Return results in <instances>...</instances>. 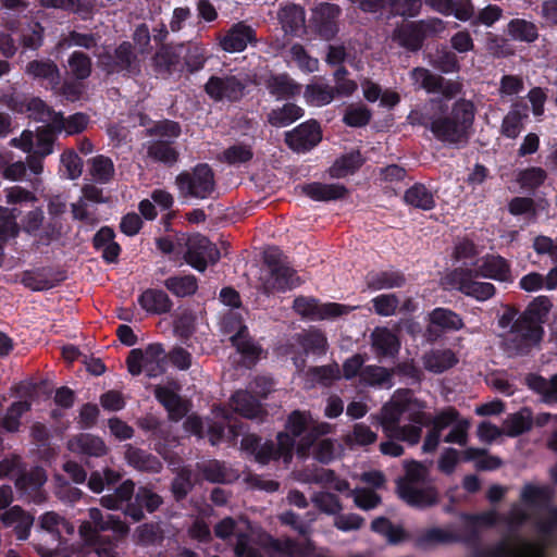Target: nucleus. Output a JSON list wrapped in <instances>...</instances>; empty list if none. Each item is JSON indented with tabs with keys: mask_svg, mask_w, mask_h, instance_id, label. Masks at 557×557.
<instances>
[{
	"mask_svg": "<svg viewBox=\"0 0 557 557\" xmlns=\"http://www.w3.org/2000/svg\"><path fill=\"white\" fill-rule=\"evenodd\" d=\"M322 140V129L318 121L308 120L285 133V144L297 153H306Z\"/></svg>",
	"mask_w": 557,
	"mask_h": 557,
	"instance_id": "9b49d317",
	"label": "nucleus"
},
{
	"mask_svg": "<svg viewBox=\"0 0 557 557\" xmlns=\"http://www.w3.org/2000/svg\"><path fill=\"white\" fill-rule=\"evenodd\" d=\"M146 372L149 377L157 376L164 370L161 362L164 360L165 351L161 344H149L145 350Z\"/></svg>",
	"mask_w": 557,
	"mask_h": 557,
	"instance_id": "13d9d810",
	"label": "nucleus"
},
{
	"mask_svg": "<svg viewBox=\"0 0 557 557\" xmlns=\"http://www.w3.org/2000/svg\"><path fill=\"white\" fill-rule=\"evenodd\" d=\"M47 271L50 272L51 270L47 268L38 269L36 272L25 270L22 273L21 283L33 292H42L58 286L66 278L64 271H57L51 278L42 277V274Z\"/></svg>",
	"mask_w": 557,
	"mask_h": 557,
	"instance_id": "393cba45",
	"label": "nucleus"
},
{
	"mask_svg": "<svg viewBox=\"0 0 557 557\" xmlns=\"http://www.w3.org/2000/svg\"><path fill=\"white\" fill-rule=\"evenodd\" d=\"M57 134L60 133L54 129L52 123L38 127L36 131V140L34 143V146L36 147L35 153L41 158L52 153Z\"/></svg>",
	"mask_w": 557,
	"mask_h": 557,
	"instance_id": "4d7b16f0",
	"label": "nucleus"
},
{
	"mask_svg": "<svg viewBox=\"0 0 557 557\" xmlns=\"http://www.w3.org/2000/svg\"><path fill=\"white\" fill-rule=\"evenodd\" d=\"M478 276L473 269L455 268L446 276L445 281L454 289L474 298L478 301H486L495 296L496 287L488 282L475 281Z\"/></svg>",
	"mask_w": 557,
	"mask_h": 557,
	"instance_id": "39448f33",
	"label": "nucleus"
},
{
	"mask_svg": "<svg viewBox=\"0 0 557 557\" xmlns=\"http://www.w3.org/2000/svg\"><path fill=\"white\" fill-rule=\"evenodd\" d=\"M164 287L175 297L185 298L198 290V278L194 274L173 275L163 282Z\"/></svg>",
	"mask_w": 557,
	"mask_h": 557,
	"instance_id": "37998d69",
	"label": "nucleus"
},
{
	"mask_svg": "<svg viewBox=\"0 0 557 557\" xmlns=\"http://www.w3.org/2000/svg\"><path fill=\"white\" fill-rule=\"evenodd\" d=\"M20 211L16 208L10 209L0 206V240L8 242L20 233V226L16 219Z\"/></svg>",
	"mask_w": 557,
	"mask_h": 557,
	"instance_id": "5fc2aeb1",
	"label": "nucleus"
},
{
	"mask_svg": "<svg viewBox=\"0 0 557 557\" xmlns=\"http://www.w3.org/2000/svg\"><path fill=\"white\" fill-rule=\"evenodd\" d=\"M372 345L376 354L382 357H394L400 348L397 336L387 329L379 330L372 334Z\"/></svg>",
	"mask_w": 557,
	"mask_h": 557,
	"instance_id": "49530a36",
	"label": "nucleus"
},
{
	"mask_svg": "<svg viewBox=\"0 0 557 557\" xmlns=\"http://www.w3.org/2000/svg\"><path fill=\"white\" fill-rule=\"evenodd\" d=\"M480 541V532L471 528L465 535L444 530L442 528H430L420 533L414 540V547L419 549H429L437 545L453 543H463L467 545H476Z\"/></svg>",
	"mask_w": 557,
	"mask_h": 557,
	"instance_id": "1a4fd4ad",
	"label": "nucleus"
},
{
	"mask_svg": "<svg viewBox=\"0 0 557 557\" xmlns=\"http://www.w3.org/2000/svg\"><path fill=\"white\" fill-rule=\"evenodd\" d=\"M256 41V30L245 22H238L227 30L221 40V47L227 52H242L248 44Z\"/></svg>",
	"mask_w": 557,
	"mask_h": 557,
	"instance_id": "a211bd4d",
	"label": "nucleus"
},
{
	"mask_svg": "<svg viewBox=\"0 0 557 557\" xmlns=\"http://www.w3.org/2000/svg\"><path fill=\"white\" fill-rule=\"evenodd\" d=\"M71 73L77 81L87 79L92 70V62L88 54L82 51H74L69 57Z\"/></svg>",
	"mask_w": 557,
	"mask_h": 557,
	"instance_id": "052dcab7",
	"label": "nucleus"
},
{
	"mask_svg": "<svg viewBox=\"0 0 557 557\" xmlns=\"http://www.w3.org/2000/svg\"><path fill=\"white\" fill-rule=\"evenodd\" d=\"M9 107L17 113H28L32 120L44 123H52L54 114L58 113L39 97H11Z\"/></svg>",
	"mask_w": 557,
	"mask_h": 557,
	"instance_id": "4468645a",
	"label": "nucleus"
},
{
	"mask_svg": "<svg viewBox=\"0 0 557 557\" xmlns=\"http://www.w3.org/2000/svg\"><path fill=\"white\" fill-rule=\"evenodd\" d=\"M554 497V491L548 485L525 483L520 493L521 502L529 507H547Z\"/></svg>",
	"mask_w": 557,
	"mask_h": 557,
	"instance_id": "72a5a7b5",
	"label": "nucleus"
},
{
	"mask_svg": "<svg viewBox=\"0 0 557 557\" xmlns=\"http://www.w3.org/2000/svg\"><path fill=\"white\" fill-rule=\"evenodd\" d=\"M532 428V419L530 414H524L522 411L512 413L507 417L504 422V429L508 436L516 437Z\"/></svg>",
	"mask_w": 557,
	"mask_h": 557,
	"instance_id": "338daca9",
	"label": "nucleus"
},
{
	"mask_svg": "<svg viewBox=\"0 0 557 557\" xmlns=\"http://www.w3.org/2000/svg\"><path fill=\"white\" fill-rule=\"evenodd\" d=\"M0 520L7 528L14 527V533L18 541H26L29 537L34 517L21 506L15 505L7 509L0 516Z\"/></svg>",
	"mask_w": 557,
	"mask_h": 557,
	"instance_id": "6ab92c4d",
	"label": "nucleus"
},
{
	"mask_svg": "<svg viewBox=\"0 0 557 557\" xmlns=\"http://www.w3.org/2000/svg\"><path fill=\"white\" fill-rule=\"evenodd\" d=\"M302 193L314 201H332L344 198L348 189L342 184H325L312 182L305 184Z\"/></svg>",
	"mask_w": 557,
	"mask_h": 557,
	"instance_id": "a878e982",
	"label": "nucleus"
},
{
	"mask_svg": "<svg viewBox=\"0 0 557 557\" xmlns=\"http://www.w3.org/2000/svg\"><path fill=\"white\" fill-rule=\"evenodd\" d=\"M103 70L108 74L135 77L141 73V63L129 41H122L113 51L102 55Z\"/></svg>",
	"mask_w": 557,
	"mask_h": 557,
	"instance_id": "423d86ee",
	"label": "nucleus"
},
{
	"mask_svg": "<svg viewBox=\"0 0 557 557\" xmlns=\"http://www.w3.org/2000/svg\"><path fill=\"white\" fill-rule=\"evenodd\" d=\"M90 174L96 182L109 183L114 175V164L109 157L99 154L91 160Z\"/></svg>",
	"mask_w": 557,
	"mask_h": 557,
	"instance_id": "e2e57ef3",
	"label": "nucleus"
},
{
	"mask_svg": "<svg viewBox=\"0 0 557 557\" xmlns=\"http://www.w3.org/2000/svg\"><path fill=\"white\" fill-rule=\"evenodd\" d=\"M245 88L244 82L235 75H212L203 87L205 92L215 102H237L243 98Z\"/></svg>",
	"mask_w": 557,
	"mask_h": 557,
	"instance_id": "9d476101",
	"label": "nucleus"
},
{
	"mask_svg": "<svg viewBox=\"0 0 557 557\" xmlns=\"http://www.w3.org/2000/svg\"><path fill=\"white\" fill-rule=\"evenodd\" d=\"M432 65L444 74L457 73L460 71V62L456 53L446 49L437 51Z\"/></svg>",
	"mask_w": 557,
	"mask_h": 557,
	"instance_id": "774afa93",
	"label": "nucleus"
},
{
	"mask_svg": "<svg viewBox=\"0 0 557 557\" xmlns=\"http://www.w3.org/2000/svg\"><path fill=\"white\" fill-rule=\"evenodd\" d=\"M305 98L308 103L314 106H325L335 98V90L332 86L325 84H309L305 89Z\"/></svg>",
	"mask_w": 557,
	"mask_h": 557,
	"instance_id": "bf43d9fd",
	"label": "nucleus"
},
{
	"mask_svg": "<svg viewBox=\"0 0 557 557\" xmlns=\"http://www.w3.org/2000/svg\"><path fill=\"white\" fill-rule=\"evenodd\" d=\"M429 469L420 461L411 460L405 465V475L397 480V491L405 486L422 485L426 482Z\"/></svg>",
	"mask_w": 557,
	"mask_h": 557,
	"instance_id": "de8ad7c7",
	"label": "nucleus"
},
{
	"mask_svg": "<svg viewBox=\"0 0 557 557\" xmlns=\"http://www.w3.org/2000/svg\"><path fill=\"white\" fill-rule=\"evenodd\" d=\"M185 246L184 261L198 272H205L209 264H215L221 258L216 245L203 235L189 236Z\"/></svg>",
	"mask_w": 557,
	"mask_h": 557,
	"instance_id": "0eeeda50",
	"label": "nucleus"
},
{
	"mask_svg": "<svg viewBox=\"0 0 557 557\" xmlns=\"http://www.w3.org/2000/svg\"><path fill=\"white\" fill-rule=\"evenodd\" d=\"M393 40L408 51L416 52L423 46L424 38L417 22L407 23L393 33Z\"/></svg>",
	"mask_w": 557,
	"mask_h": 557,
	"instance_id": "2f4dec72",
	"label": "nucleus"
},
{
	"mask_svg": "<svg viewBox=\"0 0 557 557\" xmlns=\"http://www.w3.org/2000/svg\"><path fill=\"white\" fill-rule=\"evenodd\" d=\"M135 494V483L127 479L123 481L112 493H108L100 498V504L107 509L117 510L124 505L133 503L132 498Z\"/></svg>",
	"mask_w": 557,
	"mask_h": 557,
	"instance_id": "c9c22d12",
	"label": "nucleus"
},
{
	"mask_svg": "<svg viewBox=\"0 0 557 557\" xmlns=\"http://www.w3.org/2000/svg\"><path fill=\"white\" fill-rule=\"evenodd\" d=\"M476 276L491 278L502 283H512L510 262L500 255H486L481 263L473 269Z\"/></svg>",
	"mask_w": 557,
	"mask_h": 557,
	"instance_id": "2eb2a0df",
	"label": "nucleus"
},
{
	"mask_svg": "<svg viewBox=\"0 0 557 557\" xmlns=\"http://www.w3.org/2000/svg\"><path fill=\"white\" fill-rule=\"evenodd\" d=\"M25 73L33 79L55 88L60 84V71L50 59L33 60L27 63Z\"/></svg>",
	"mask_w": 557,
	"mask_h": 557,
	"instance_id": "5701e85b",
	"label": "nucleus"
},
{
	"mask_svg": "<svg viewBox=\"0 0 557 557\" xmlns=\"http://www.w3.org/2000/svg\"><path fill=\"white\" fill-rule=\"evenodd\" d=\"M366 283L371 290L391 289L403 287L406 283V277L398 270L372 271L367 274Z\"/></svg>",
	"mask_w": 557,
	"mask_h": 557,
	"instance_id": "c756f323",
	"label": "nucleus"
},
{
	"mask_svg": "<svg viewBox=\"0 0 557 557\" xmlns=\"http://www.w3.org/2000/svg\"><path fill=\"white\" fill-rule=\"evenodd\" d=\"M44 26L36 21L27 22L15 30L17 36L18 47L24 50H38L44 44Z\"/></svg>",
	"mask_w": 557,
	"mask_h": 557,
	"instance_id": "473e14b6",
	"label": "nucleus"
},
{
	"mask_svg": "<svg viewBox=\"0 0 557 557\" xmlns=\"http://www.w3.org/2000/svg\"><path fill=\"white\" fill-rule=\"evenodd\" d=\"M308 374L318 383L330 386L334 381L342 377L341 369L337 362L326 366H315L308 369Z\"/></svg>",
	"mask_w": 557,
	"mask_h": 557,
	"instance_id": "69168bd1",
	"label": "nucleus"
},
{
	"mask_svg": "<svg viewBox=\"0 0 557 557\" xmlns=\"http://www.w3.org/2000/svg\"><path fill=\"white\" fill-rule=\"evenodd\" d=\"M125 460L129 467L140 472L160 473L163 469L157 456L132 444L125 446Z\"/></svg>",
	"mask_w": 557,
	"mask_h": 557,
	"instance_id": "aec40b11",
	"label": "nucleus"
},
{
	"mask_svg": "<svg viewBox=\"0 0 557 557\" xmlns=\"http://www.w3.org/2000/svg\"><path fill=\"white\" fill-rule=\"evenodd\" d=\"M234 410L240 416L253 419L262 412L260 399L249 391H237L231 397Z\"/></svg>",
	"mask_w": 557,
	"mask_h": 557,
	"instance_id": "f704fd0d",
	"label": "nucleus"
},
{
	"mask_svg": "<svg viewBox=\"0 0 557 557\" xmlns=\"http://www.w3.org/2000/svg\"><path fill=\"white\" fill-rule=\"evenodd\" d=\"M79 534L84 541V549L87 555L92 557H117V541L98 533L90 523H82Z\"/></svg>",
	"mask_w": 557,
	"mask_h": 557,
	"instance_id": "f8f14e48",
	"label": "nucleus"
},
{
	"mask_svg": "<svg viewBox=\"0 0 557 557\" xmlns=\"http://www.w3.org/2000/svg\"><path fill=\"white\" fill-rule=\"evenodd\" d=\"M163 503L162 497L147 486H140L135 494L133 503H128L124 508L125 516L129 517L134 522L144 519V509L148 512H154Z\"/></svg>",
	"mask_w": 557,
	"mask_h": 557,
	"instance_id": "dca6fc26",
	"label": "nucleus"
},
{
	"mask_svg": "<svg viewBox=\"0 0 557 557\" xmlns=\"http://www.w3.org/2000/svg\"><path fill=\"white\" fill-rule=\"evenodd\" d=\"M305 110L294 102H286L281 107L273 108L267 114V122L276 128L286 127L301 119Z\"/></svg>",
	"mask_w": 557,
	"mask_h": 557,
	"instance_id": "7c9ffc66",
	"label": "nucleus"
},
{
	"mask_svg": "<svg viewBox=\"0 0 557 557\" xmlns=\"http://www.w3.org/2000/svg\"><path fill=\"white\" fill-rule=\"evenodd\" d=\"M88 122L89 116L83 112H76L69 117H65L62 112H58L52 119V126L59 133L76 135L86 129Z\"/></svg>",
	"mask_w": 557,
	"mask_h": 557,
	"instance_id": "79ce46f5",
	"label": "nucleus"
},
{
	"mask_svg": "<svg viewBox=\"0 0 557 557\" xmlns=\"http://www.w3.org/2000/svg\"><path fill=\"white\" fill-rule=\"evenodd\" d=\"M180 194L185 198L208 199L215 190V177L208 163H198L175 177Z\"/></svg>",
	"mask_w": 557,
	"mask_h": 557,
	"instance_id": "20e7f679",
	"label": "nucleus"
},
{
	"mask_svg": "<svg viewBox=\"0 0 557 557\" xmlns=\"http://www.w3.org/2000/svg\"><path fill=\"white\" fill-rule=\"evenodd\" d=\"M32 404L28 400H17L11 404L7 409L4 416L1 418L0 425L9 433H16L20 431L21 418L24 413L28 412Z\"/></svg>",
	"mask_w": 557,
	"mask_h": 557,
	"instance_id": "8fccbe9b",
	"label": "nucleus"
},
{
	"mask_svg": "<svg viewBox=\"0 0 557 557\" xmlns=\"http://www.w3.org/2000/svg\"><path fill=\"white\" fill-rule=\"evenodd\" d=\"M394 371L376 364L366 366L362 373L360 383L367 386H392V377Z\"/></svg>",
	"mask_w": 557,
	"mask_h": 557,
	"instance_id": "3c124183",
	"label": "nucleus"
},
{
	"mask_svg": "<svg viewBox=\"0 0 557 557\" xmlns=\"http://www.w3.org/2000/svg\"><path fill=\"white\" fill-rule=\"evenodd\" d=\"M46 481V471L41 467H35L29 471L21 472L15 480V486L21 494L33 498L35 502H39L41 487Z\"/></svg>",
	"mask_w": 557,
	"mask_h": 557,
	"instance_id": "412c9836",
	"label": "nucleus"
},
{
	"mask_svg": "<svg viewBox=\"0 0 557 557\" xmlns=\"http://www.w3.org/2000/svg\"><path fill=\"white\" fill-rule=\"evenodd\" d=\"M424 367L433 373H443L458 363V357L451 349H434L423 358Z\"/></svg>",
	"mask_w": 557,
	"mask_h": 557,
	"instance_id": "58836bf2",
	"label": "nucleus"
},
{
	"mask_svg": "<svg viewBox=\"0 0 557 557\" xmlns=\"http://www.w3.org/2000/svg\"><path fill=\"white\" fill-rule=\"evenodd\" d=\"M278 18L285 34L300 36L304 33L306 12L302 7L294 3L288 4L280 11Z\"/></svg>",
	"mask_w": 557,
	"mask_h": 557,
	"instance_id": "cd10ccee",
	"label": "nucleus"
},
{
	"mask_svg": "<svg viewBox=\"0 0 557 557\" xmlns=\"http://www.w3.org/2000/svg\"><path fill=\"white\" fill-rule=\"evenodd\" d=\"M428 104L441 113L430 123L433 136L438 141L457 148L467 145L475 117L474 103L460 98L453 103L448 113V107L441 98H432Z\"/></svg>",
	"mask_w": 557,
	"mask_h": 557,
	"instance_id": "f03ea898",
	"label": "nucleus"
},
{
	"mask_svg": "<svg viewBox=\"0 0 557 557\" xmlns=\"http://www.w3.org/2000/svg\"><path fill=\"white\" fill-rule=\"evenodd\" d=\"M299 345L306 354L324 355L327 347L325 335L320 331H311L299 336Z\"/></svg>",
	"mask_w": 557,
	"mask_h": 557,
	"instance_id": "0e129e2a",
	"label": "nucleus"
},
{
	"mask_svg": "<svg viewBox=\"0 0 557 557\" xmlns=\"http://www.w3.org/2000/svg\"><path fill=\"white\" fill-rule=\"evenodd\" d=\"M263 261L270 269L269 275L262 283L265 295H271L275 292L285 293L300 285L299 276L283 259V253L278 248L271 247L265 250Z\"/></svg>",
	"mask_w": 557,
	"mask_h": 557,
	"instance_id": "7ed1b4c3",
	"label": "nucleus"
},
{
	"mask_svg": "<svg viewBox=\"0 0 557 557\" xmlns=\"http://www.w3.org/2000/svg\"><path fill=\"white\" fill-rule=\"evenodd\" d=\"M231 345L248 361L256 363L262 352V347L253 341L249 331L243 335L233 334L230 337Z\"/></svg>",
	"mask_w": 557,
	"mask_h": 557,
	"instance_id": "09e8293b",
	"label": "nucleus"
},
{
	"mask_svg": "<svg viewBox=\"0 0 557 557\" xmlns=\"http://www.w3.org/2000/svg\"><path fill=\"white\" fill-rule=\"evenodd\" d=\"M404 202L423 211H430L436 207L433 193L422 183H414L405 191Z\"/></svg>",
	"mask_w": 557,
	"mask_h": 557,
	"instance_id": "e433bc0d",
	"label": "nucleus"
},
{
	"mask_svg": "<svg viewBox=\"0 0 557 557\" xmlns=\"http://www.w3.org/2000/svg\"><path fill=\"white\" fill-rule=\"evenodd\" d=\"M67 448L73 453L97 458L108 453L104 441L90 433L75 435L69 441Z\"/></svg>",
	"mask_w": 557,
	"mask_h": 557,
	"instance_id": "4be33fe9",
	"label": "nucleus"
},
{
	"mask_svg": "<svg viewBox=\"0 0 557 557\" xmlns=\"http://www.w3.org/2000/svg\"><path fill=\"white\" fill-rule=\"evenodd\" d=\"M265 87L277 100L293 99L301 92V85L287 73L272 74L267 79Z\"/></svg>",
	"mask_w": 557,
	"mask_h": 557,
	"instance_id": "b1692460",
	"label": "nucleus"
},
{
	"mask_svg": "<svg viewBox=\"0 0 557 557\" xmlns=\"http://www.w3.org/2000/svg\"><path fill=\"white\" fill-rule=\"evenodd\" d=\"M178 151L173 144L164 139H156L147 143V157L165 165H173L178 160Z\"/></svg>",
	"mask_w": 557,
	"mask_h": 557,
	"instance_id": "a19ab883",
	"label": "nucleus"
},
{
	"mask_svg": "<svg viewBox=\"0 0 557 557\" xmlns=\"http://www.w3.org/2000/svg\"><path fill=\"white\" fill-rule=\"evenodd\" d=\"M528 106L513 103L511 110L505 115L502 122L500 132L502 134L510 139H515L519 136L523 125L522 120L528 117Z\"/></svg>",
	"mask_w": 557,
	"mask_h": 557,
	"instance_id": "c03bdc74",
	"label": "nucleus"
},
{
	"mask_svg": "<svg viewBox=\"0 0 557 557\" xmlns=\"http://www.w3.org/2000/svg\"><path fill=\"white\" fill-rule=\"evenodd\" d=\"M429 317L431 325L442 332L459 331L465 326L462 318L448 308L437 307L430 312Z\"/></svg>",
	"mask_w": 557,
	"mask_h": 557,
	"instance_id": "ea45409f",
	"label": "nucleus"
},
{
	"mask_svg": "<svg viewBox=\"0 0 557 557\" xmlns=\"http://www.w3.org/2000/svg\"><path fill=\"white\" fill-rule=\"evenodd\" d=\"M191 470L182 468L171 482V493L176 502L184 500L193 490Z\"/></svg>",
	"mask_w": 557,
	"mask_h": 557,
	"instance_id": "680f3d73",
	"label": "nucleus"
},
{
	"mask_svg": "<svg viewBox=\"0 0 557 557\" xmlns=\"http://www.w3.org/2000/svg\"><path fill=\"white\" fill-rule=\"evenodd\" d=\"M359 149L338 157L330 169V175L335 178H343L355 174L364 163Z\"/></svg>",
	"mask_w": 557,
	"mask_h": 557,
	"instance_id": "4c0bfd02",
	"label": "nucleus"
},
{
	"mask_svg": "<svg viewBox=\"0 0 557 557\" xmlns=\"http://www.w3.org/2000/svg\"><path fill=\"white\" fill-rule=\"evenodd\" d=\"M410 77L419 88L424 89L428 94H438L443 83V76L420 66L410 72Z\"/></svg>",
	"mask_w": 557,
	"mask_h": 557,
	"instance_id": "603ef678",
	"label": "nucleus"
},
{
	"mask_svg": "<svg viewBox=\"0 0 557 557\" xmlns=\"http://www.w3.org/2000/svg\"><path fill=\"white\" fill-rule=\"evenodd\" d=\"M342 11L337 4L321 3L312 12V25L315 33L324 40H332L336 37L338 27V17Z\"/></svg>",
	"mask_w": 557,
	"mask_h": 557,
	"instance_id": "ddd939ff",
	"label": "nucleus"
},
{
	"mask_svg": "<svg viewBox=\"0 0 557 557\" xmlns=\"http://www.w3.org/2000/svg\"><path fill=\"white\" fill-rule=\"evenodd\" d=\"M397 494L407 505L418 509L430 508L437 505L440 500L437 488L430 484L405 486L404 490L397 491Z\"/></svg>",
	"mask_w": 557,
	"mask_h": 557,
	"instance_id": "f3484780",
	"label": "nucleus"
},
{
	"mask_svg": "<svg viewBox=\"0 0 557 557\" xmlns=\"http://www.w3.org/2000/svg\"><path fill=\"white\" fill-rule=\"evenodd\" d=\"M552 307L550 298L544 295L535 297L522 312L512 306L506 307L498 319V326L508 329L499 335L500 348L507 357L528 356L540 345L545 333L543 324Z\"/></svg>",
	"mask_w": 557,
	"mask_h": 557,
	"instance_id": "f257e3e1",
	"label": "nucleus"
},
{
	"mask_svg": "<svg viewBox=\"0 0 557 557\" xmlns=\"http://www.w3.org/2000/svg\"><path fill=\"white\" fill-rule=\"evenodd\" d=\"M181 65V53L176 48L162 45L152 58V66L157 74L171 75Z\"/></svg>",
	"mask_w": 557,
	"mask_h": 557,
	"instance_id": "c85d7f7f",
	"label": "nucleus"
},
{
	"mask_svg": "<svg viewBox=\"0 0 557 557\" xmlns=\"http://www.w3.org/2000/svg\"><path fill=\"white\" fill-rule=\"evenodd\" d=\"M507 33L516 41L532 44L539 39L537 26L524 18H512L507 25Z\"/></svg>",
	"mask_w": 557,
	"mask_h": 557,
	"instance_id": "a18cd8bd",
	"label": "nucleus"
},
{
	"mask_svg": "<svg viewBox=\"0 0 557 557\" xmlns=\"http://www.w3.org/2000/svg\"><path fill=\"white\" fill-rule=\"evenodd\" d=\"M197 468L203 479L210 483L224 484L231 481L224 462L216 459L197 463Z\"/></svg>",
	"mask_w": 557,
	"mask_h": 557,
	"instance_id": "6e6d98bb",
	"label": "nucleus"
},
{
	"mask_svg": "<svg viewBox=\"0 0 557 557\" xmlns=\"http://www.w3.org/2000/svg\"><path fill=\"white\" fill-rule=\"evenodd\" d=\"M138 304L148 313L163 314L171 311L173 302L169 295L158 288H148L138 297Z\"/></svg>",
	"mask_w": 557,
	"mask_h": 557,
	"instance_id": "bb28decb",
	"label": "nucleus"
},
{
	"mask_svg": "<svg viewBox=\"0 0 557 557\" xmlns=\"http://www.w3.org/2000/svg\"><path fill=\"white\" fill-rule=\"evenodd\" d=\"M372 119V111L363 103H351L344 112L343 123L349 127H364Z\"/></svg>",
	"mask_w": 557,
	"mask_h": 557,
	"instance_id": "864d4df0",
	"label": "nucleus"
},
{
	"mask_svg": "<svg viewBox=\"0 0 557 557\" xmlns=\"http://www.w3.org/2000/svg\"><path fill=\"white\" fill-rule=\"evenodd\" d=\"M293 309L305 319L312 321L338 318L350 312V307L338 302L321 304L314 297L298 296L294 299Z\"/></svg>",
	"mask_w": 557,
	"mask_h": 557,
	"instance_id": "6e6552de",
	"label": "nucleus"
}]
</instances>
